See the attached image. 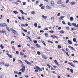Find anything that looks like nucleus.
<instances>
[{
    "mask_svg": "<svg viewBox=\"0 0 78 78\" xmlns=\"http://www.w3.org/2000/svg\"><path fill=\"white\" fill-rule=\"evenodd\" d=\"M18 61L20 62V64H21V67L22 68L20 70V72H21L22 73H24L25 71V66L24 64H23V62L21 60H19Z\"/></svg>",
    "mask_w": 78,
    "mask_h": 78,
    "instance_id": "obj_1",
    "label": "nucleus"
},
{
    "mask_svg": "<svg viewBox=\"0 0 78 78\" xmlns=\"http://www.w3.org/2000/svg\"><path fill=\"white\" fill-rule=\"evenodd\" d=\"M50 4L51 6H55V2L53 1H51Z\"/></svg>",
    "mask_w": 78,
    "mask_h": 78,
    "instance_id": "obj_2",
    "label": "nucleus"
},
{
    "mask_svg": "<svg viewBox=\"0 0 78 78\" xmlns=\"http://www.w3.org/2000/svg\"><path fill=\"white\" fill-rule=\"evenodd\" d=\"M24 61L25 62H26V63H27V64H28V65H30V66H32L31 65V63H30V62L26 60H24Z\"/></svg>",
    "mask_w": 78,
    "mask_h": 78,
    "instance_id": "obj_3",
    "label": "nucleus"
},
{
    "mask_svg": "<svg viewBox=\"0 0 78 78\" xmlns=\"http://www.w3.org/2000/svg\"><path fill=\"white\" fill-rule=\"evenodd\" d=\"M68 64H69V65L71 66H72V67H75V65H74L73 64H72L71 63H68Z\"/></svg>",
    "mask_w": 78,
    "mask_h": 78,
    "instance_id": "obj_4",
    "label": "nucleus"
},
{
    "mask_svg": "<svg viewBox=\"0 0 78 78\" xmlns=\"http://www.w3.org/2000/svg\"><path fill=\"white\" fill-rule=\"evenodd\" d=\"M50 37L52 38H58V37L54 35H52L50 36Z\"/></svg>",
    "mask_w": 78,
    "mask_h": 78,
    "instance_id": "obj_5",
    "label": "nucleus"
},
{
    "mask_svg": "<svg viewBox=\"0 0 78 78\" xmlns=\"http://www.w3.org/2000/svg\"><path fill=\"white\" fill-rule=\"evenodd\" d=\"M68 47L70 49H72V50H73V51H75V49L73 48V47H72L70 46H68Z\"/></svg>",
    "mask_w": 78,
    "mask_h": 78,
    "instance_id": "obj_6",
    "label": "nucleus"
},
{
    "mask_svg": "<svg viewBox=\"0 0 78 78\" xmlns=\"http://www.w3.org/2000/svg\"><path fill=\"white\" fill-rule=\"evenodd\" d=\"M42 17L44 19H47V16H45L44 15H43L42 16Z\"/></svg>",
    "mask_w": 78,
    "mask_h": 78,
    "instance_id": "obj_7",
    "label": "nucleus"
},
{
    "mask_svg": "<svg viewBox=\"0 0 78 78\" xmlns=\"http://www.w3.org/2000/svg\"><path fill=\"white\" fill-rule=\"evenodd\" d=\"M6 55H7V56H8L10 58H12V56L11 55H10V54H8V53H7L6 54Z\"/></svg>",
    "mask_w": 78,
    "mask_h": 78,
    "instance_id": "obj_8",
    "label": "nucleus"
},
{
    "mask_svg": "<svg viewBox=\"0 0 78 78\" xmlns=\"http://www.w3.org/2000/svg\"><path fill=\"white\" fill-rule=\"evenodd\" d=\"M46 9H51V7L47 5L46 7Z\"/></svg>",
    "mask_w": 78,
    "mask_h": 78,
    "instance_id": "obj_9",
    "label": "nucleus"
},
{
    "mask_svg": "<svg viewBox=\"0 0 78 78\" xmlns=\"http://www.w3.org/2000/svg\"><path fill=\"white\" fill-rule=\"evenodd\" d=\"M42 57L43 59H47V56L45 55H42Z\"/></svg>",
    "mask_w": 78,
    "mask_h": 78,
    "instance_id": "obj_10",
    "label": "nucleus"
},
{
    "mask_svg": "<svg viewBox=\"0 0 78 78\" xmlns=\"http://www.w3.org/2000/svg\"><path fill=\"white\" fill-rule=\"evenodd\" d=\"M68 42L70 45H72V41H70V40H68Z\"/></svg>",
    "mask_w": 78,
    "mask_h": 78,
    "instance_id": "obj_11",
    "label": "nucleus"
},
{
    "mask_svg": "<svg viewBox=\"0 0 78 78\" xmlns=\"http://www.w3.org/2000/svg\"><path fill=\"white\" fill-rule=\"evenodd\" d=\"M54 62L55 63V64H56L58 66H59V64L58 63V62H57V61L56 60H55L54 61Z\"/></svg>",
    "mask_w": 78,
    "mask_h": 78,
    "instance_id": "obj_12",
    "label": "nucleus"
},
{
    "mask_svg": "<svg viewBox=\"0 0 78 78\" xmlns=\"http://www.w3.org/2000/svg\"><path fill=\"white\" fill-rule=\"evenodd\" d=\"M70 4L71 5H72L73 6V5H75V2H72L70 3Z\"/></svg>",
    "mask_w": 78,
    "mask_h": 78,
    "instance_id": "obj_13",
    "label": "nucleus"
},
{
    "mask_svg": "<svg viewBox=\"0 0 78 78\" xmlns=\"http://www.w3.org/2000/svg\"><path fill=\"white\" fill-rule=\"evenodd\" d=\"M72 25L73 26H74V27H77V28H78V26H77L76 24L74 23H72Z\"/></svg>",
    "mask_w": 78,
    "mask_h": 78,
    "instance_id": "obj_14",
    "label": "nucleus"
},
{
    "mask_svg": "<svg viewBox=\"0 0 78 78\" xmlns=\"http://www.w3.org/2000/svg\"><path fill=\"white\" fill-rule=\"evenodd\" d=\"M6 32L5 31L0 30V33H6Z\"/></svg>",
    "mask_w": 78,
    "mask_h": 78,
    "instance_id": "obj_15",
    "label": "nucleus"
},
{
    "mask_svg": "<svg viewBox=\"0 0 78 78\" xmlns=\"http://www.w3.org/2000/svg\"><path fill=\"white\" fill-rule=\"evenodd\" d=\"M20 12H21V13L22 14H23V15H24V14H25V13L23 12L22 10H20Z\"/></svg>",
    "mask_w": 78,
    "mask_h": 78,
    "instance_id": "obj_16",
    "label": "nucleus"
},
{
    "mask_svg": "<svg viewBox=\"0 0 78 78\" xmlns=\"http://www.w3.org/2000/svg\"><path fill=\"white\" fill-rule=\"evenodd\" d=\"M13 33H14V34L16 35L18 34V33H17V32L15 30L13 32Z\"/></svg>",
    "mask_w": 78,
    "mask_h": 78,
    "instance_id": "obj_17",
    "label": "nucleus"
},
{
    "mask_svg": "<svg viewBox=\"0 0 78 78\" xmlns=\"http://www.w3.org/2000/svg\"><path fill=\"white\" fill-rule=\"evenodd\" d=\"M62 2L61 1H58L57 2V4H58L59 5H60V4H61V3H62Z\"/></svg>",
    "mask_w": 78,
    "mask_h": 78,
    "instance_id": "obj_18",
    "label": "nucleus"
},
{
    "mask_svg": "<svg viewBox=\"0 0 78 78\" xmlns=\"http://www.w3.org/2000/svg\"><path fill=\"white\" fill-rule=\"evenodd\" d=\"M70 20L71 22H72V21H73V17H70Z\"/></svg>",
    "mask_w": 78,
    "mask_h": 78,
    "instance_id": "obj_19",
    "label": "nucleus"
},
{
    "mask_svg": "<svg viewBox=\"0 0 78 78\" xmlns=\"http://www.w3.org/2000/svg\"><path fill=\"white\" fill-rule=\"evenodd\" d=\"M6 28L9 33V32H10V30H9V27H6Z\"/></svg>",
    "mask_w": 78,
    "mask_h": 78,
    "instance_id": "obj_20",
    "label": "nucleus"
},
{
    "mask_svg": "<svg viewBox=\"0 0 78 78\" xmlns=\"http://www.w3.org/2000/svg\"><path fill=\"white\" fill-rule=\"evenodd\" d=\"M48 43H50V44H53V42L52 41L50 40H48Z\"/></svg>",
    "mask_w": 78,
    "mask_h": 78,
    "instance_id": "obj_21",
    "label": "nucleus"
},
{
    "mask_svg": "<svg viewBox=\"0 0 78 78\" xmlns=\"http://www.w3.org/2000/svg\"><path fill=\"white\" fill-rule=\"evenodd\" d=\"M37 69L39 70V71H40V72H42V69L40 68L39 67H38Z\"/></svg>",
    "mask_w": 78,
    "mask_h": 78,
    "instance_id": "obj_22",
    "label": "nucleus"
},
{
    "mask_svg": "<svg viewBox=\"0 0 78 78\" xmlns=\"http://www.w3.org/2000/svg\"><path fill=\"white\" fill-rule=\"evenodd\" d=\"M45 36H46V37H49L48 36V34L45 33L44 34Z\"/></svg>",
    "mask_w": 78,
    "mask_h": 78,
    "instance_id": "obj_23",
    "label": "nucleus"
},
{
    "mask_svg": "<svg viewBox=\"0 0 78 78\" xmlns=\"http://www.w3.org/2000/svg\"><path fill=\"white\" fill-rule=\"evenodd\" d=\"M33 42L34 43V44H37V41H36V40H33Z\"/></svg>",
    "mask_w": 78,
    "mask_h": 78,
    "instance_id": "obj_24",
    "label": "nucleus"
},
{
    "mask_svg": "<svg viewBox=\"0 0 78 78\" xmlns=\"http://www.w3.org/2000/svg\"><path fill=\"white\" fill-rule=\"evenodd\" d=\"M41 42L45 46V45H46V44H45V42L44 41H41Z\"/></svg>",
    "mask_w": 78,
    "mask_h": 78,
    "instance_id": "obj_25",
    "label": "nucleus"
},
{
    "mask_svg": "<svg viewBox=\"0 0 78 78\" xmlns=\"http://www.w3.org/2000/svg\"><path fill=\"white\" fill-rule=\"evenodd\" d=\"M22 31H24V32H26H26H27V30L25 29L24 30L23 28H22Z\"/></svg>",
    "mask_w": 78,
    "mask_h": 78,
    "instance_id": "obj_26",
    "label": "nucleus"
},
{
    "mask_svg": "<svg viewBox=\"0 0 78 78\" xmlns=\"http://www.w3.org/2000/svg\"><path fill=\"white\" fill-rule=\"evenodd\" d=\"M14 74H19V73L17 71H14Z\"/></svg>",
    "mask_w": 78,
    "mask_h": 78,
    "instance_id": "obj_27",
    "label": "nucleus"
},
{
    "mask_svg": "<svg viewBox=\"0 0 78 78\" xmlns=\"http://www.w3.org/2000/svg\"><path fill=\"white\" fill-rule=\"evenodd\" d=\"M10 31H12L13 33L14 31L15 30L11 28L10 29Z\"/></svg>",
    "mask_w": 78,
    "mask_h": 78,
    "instance_id": "obj_28",
    "label": "nucleus"
},
{
    "mask_svg": "<svg viewBox=\"0 0 78 78\" xmlns=\"http://www.w3.org/2000/svg\"><path fill=\"white\" fill-rule=\"evenodd\" d=\"M12 4H16V5H18V3L16 2H12Z\"/></svg>",
    "mask_w": 78,
    "mask_h": 78,
    "instance_id": "obj_29",
    "label": "nucleus"
},
{
    "mask_svg": "<svg viewBox=\"0 0 78 78\" xmlns=\"http://www.w3.org/2000/svg\"><path fill=\"white\" fill-rule=\"evenodd\" d=\"M36 45L37 48H40V46L38 44H36Z\"/></svg>",
    "mask_w": 78,
    "mask_h": 78,
    "instance_id": "obj_30",
    "label": "nucleus"
},
{
    "mask_svg": "<svg viewBox=\"0 0 78 78\" xmlns=\"http://www.w3.org/2000/svg\"><path fill=\"white\" fill-rule=\"evenodd\" d=\"M13 13H14V14H18V12H17L16 11H14Z\"/></svg>",
    "mask_w": 78,
    "mask_h": 78,
    "instance_id": "obj_31",
    "label": "nucleus"
},
{
    "mask_svg": "<svg viewBox=\"0 0 78 78\" xmlns=\"http://www.w3.org/2000/svg\"><path fill=\"white\" fill-rule=\"evenodd\" d=\"M5 66L6 67H9V66H10L9 64H5Z\"/></svg>",
    "mask_w": 78,
    "mask_h": 78,
    "instance_id": "obj_32",
    "label": "nucleus"
},
{
    "mask_svg": "<svg viewBox=\"0 0 78 78\" xmlns=\"http://www.w3.org/2000/svg\"><path fill=\"white\" fill-rule=\"evenodd\" d=\"M60 32L61 34H63L64 33V31L63 30H61L60 31Z\"/></svg>",
    "mask_w": 78,
    "mask_h": 78,
    "instance_id": "obj_33",
    "label": "nucleus"
},
{
    "mask_svg": "<svg viewBox=\"0 0 78 78\" xmlns=\"http://www.w3.org/2000/svg\"><path fill=\"white\" fill-rule=\"evenodd\" d=\"M7 26V24L5 23H3V27H6Z\"/></svg>",
    "mask_w": 78,
    "mask_h": 78,
    "instance_id": "obj_34",
    "label": "nucleus"
},
{
    "mask_svg": "<svg viewBox=\"0 0 78 78\" xmlns=\"http://www.w3.org/2000/svg\"><path fill=\"white\" fill-rule=\"evenodd\" d=\"M47 66H48V67H49V68H50V67H51V66H50V65L48 64H47Z\"/></svg>",
    "mask_w": 78,
    "mask_h": 78,
    "instance_id": "obj_35",
    "label": "nucleus"
},
{
    "mask_svg": "<svg viewBox=\"0 0 78 78\" xmlns=\"http://www.w3.org/2000/svg\"><path fill=\"white\" fill-rule=\"evenodd\" d=\"M0 47H1L2 49H3L4 48V47L3 46V45L1 44L0 46Z\"/></svg>",
    "mask_w": 78,
    "mask_h": 78,
    "instance_id": "obj_36",
    "label": "nucleus"
},
{
    "mask_svg": "<svg viewBox=\"0 0 78 78\" xmlns=\"http://www.w3.org/2000/svg\"><path fill=\"white\" fill-rule=\"evenodd\" d=\"M45 9V6H43L41 8V9Z\"/></svg>",
    "mask_w": 78,
    "mask_h": 78,
    "instance_id": "obj_37",
    "label": "nucleus"
},
{
    "mask_svg": "<svg viewBox=\"0 0 78 78\" xmlns=\"http://www.w3.org/2000/svg\"><path fill=\"white\" fill-rule=\"evenodd\" d=\"M20 55H21V56H23V55H24V53L22 52H20Z\"/></svg>",
    "mask_w": 78,
    "mask_h": 78,
    "instance_id": "obj_38",
    "label": "nucleus"
},
{
    "mask_svg": "<svg viewBox=\"0 0 78 78\" xmlns=\"http://www.w3.org/2000/svg\"><path fill=\"white\" fill-rule=\"evenodd\" d=\"M73 62L74 63H78V61L75 60L73 61Z\"/></svg>",
    "mask_w": 78,
    "mask_h": 78,
    "instance_id": "obj_39",
    "label": "nucleus"
},
{
    "mask_svg": "<svg viewBox=\"0 0 78 78\" xmlns=\"http://www.w3.org/2000/svg\"><path fill=\"white\" fill-rule=\"evenodd\" d=\"M73 42H76V38H74L73 39Z\"/></svg>",
    "mask_w": 78,
    "mask_h": 78,
    "instance_id": "obj_40",
    "label": "nucleus"
},
{
    "mask_svg": "<svg viewBox=\"0 0 78 78\" xmlns=\"http://www.w3.org/2000/svg\"><path fill=\"white\" fill-rule=\"evenodd\" d=\"M68 24L69 26H72V25L71 24V23H70V22H68Z\"/></svg>",
    "mask_w": 78,
    "mask_h": 78,
    "instance_id": "obj_41",
    "label": "nucleus"
},
{
    "mask_svg": "<svg viewBox=\"0 0 78 78\" xmlns=\"http://www.w3.org/2000/svg\"><path fill=\"white\" fill-rule=\"evenodd\" d=\"M61 50H62V51H63V53H66V51H65V50H64L63 49H62Z\"/></svg>",
    "mask_w": 78,
    "mask_h": 78,
    "instance_id": "obj_42",
    "label": "nucleus"
},
{
    "mask_svg": "<svg viewBox=\"0 0 78 78\" xmlns=\"http://www.w3.org/2000/svg\"><path fill=\"white\" fill-rule=\"evenodd\" d=\"M23 5L24 6H25L26 5V2H23Z\"/></svg>",
    "mask_w": 78,
    "mask_h": 78,
    "instance_id": "obj_43",
    "label": "nucleus"
},
{
    "mask_svg": "<svg viewBox=\"0 0 78 78\" xmlns=\"http://www.w3.org/2000/svg\"><path fill=\"white\" fill-rule=\"evenodd\" d=\"M31 13L33 15L35 14V12H34V11L32 12Z\"/></svg>",
    "mask_w": 78,
    "mask_h": 78,
    "instance_id": "obj_44",
    "label": "nucleus"
},
{
    "mask_svg": "<svg viewBox=\"0 0 78 78\" xmlns=\"http://www.w3.org/2000/svg\"><path fill=\"white\" fill-rule=\"evenodd\" d=\"M37 54L38 55H41V52H40L39 51H37Z\"/></svg>",
    "mask_w": 78,
    "mask_h": 78,
    "instance_id": "obj_45",
    "label": "nucleus"
},
{
    "mask_svg": "<svg viewBox=\"0 0 78 78\" xmlns=\"http://www.w3.org/2000/svg\"><path fill=\"white\" fill-rule=\"evenodd\" d=\"M67 17L68 19H69L70 18V14H68L67 16Z\"/></svg>",
    "mask_w": 78,
    "mask_h": 78,
    "instance_id": "obj_46",
    "label": "nucleus"
},
{
    "mask_svg": "<svg viewBox=\"0 0 78 78\" xmlns=\"http://www.w3.org/2000/svg\"><path fill=\"white\" fill-rule=\"evenodd\" d=\"M0 27H3V24H0Z\"/></svg>",
    "mask_w": 78,
    "mask_h": 78,
    "instance_id": "obj_47",
    "label": "nucleus"
},
{
    "mask_svg": "<svg viewBox=\"0 0 78 78\" xmlns=\"http://www.w3.org/2000/svg\"><path fill=\"white\" fill-rule=\"evenodd\" d=\"M49 32L51 33H54V31L53 30H51V31H49Z\"/></svg>",
    "mask_w": 78,
    "mask_h": 78,
    "instance_id": "obj_48",
    "label": "nucleus"
},
{
    "mask_svg": "<svg viewBox=\"0 0 78 78\" xmlns=\"http://www.w3.org/2000/svg\"><path fill=\"white\" fill-rule=\"evenodd\" d=\"M38 67V66L35 67H34V69L35 70H36V69H37Z\"/></svg>",
    "mask_w": 78,
    "mask_h": 78,
    "instance_id": "obj_49",
    "label": "nucleus"
},
{
    "mask_svg": "<svg viewBox=\"0 0 78 78\" xmlns=\"http://www.w3.org/2000/svg\"><path fill=\"white\" fill-rule=\"evenodd\" d=\"M34 25L35 27H37V23H35Z\"/></svg>",
    "mask_w": 78,
    "mask_h": 78,
    "instance_id": "obj_50",
    "label": "nucleus"
},
{
    "mask_svg": "<svg viewBox=\"0 0 78 78\" xmlns=\"http://www.w3.org/2000/svg\"><path fill=\"white\" fill-rule=\"evenodd\" d=\"M54 19H55V18H54V17H52L51 18V20H54Z\"/></svg>",
    "mask_w": 78,
    "mask_h": 78,
    "instance_id": "obj_51",
    "label": "nucleus"
},
{
    "mask_svg": "<svg viewBox=\"0 0 78 78\" xmlns=\"http://www.w3.org/2000/svg\"><path fill=\"white\" fill-rule=\"evenodd\" d=\"M4 63L3 62L0 63V66H2V65H3Z\"/></svg>",
    "mask_w": 78,
    "mask_h": 78,
    "instance_id": "obj_52",
    "label": "nucleus"
},
{
    "mask_svg": "<svg viewBox=\"0 0 78 78\" xmlns=\"http://www.w3.org/2000/svg\"><path fill=\"white\" fill-rule=\"evenodd\" d=\"M58 48H60V49L61 48V46L60 45H58Z\"/></svg>",
    "mask_w": 78,
    "mask_h": 78,
    "instance_id": "obj_53",
    "label": "nucleus"
},
{
    "mask_svg": "<svg viewBox=\"0 0 78 78\" xmlns=\"http://www.w3.org/2000/svg\"><path fill=\"white\" fill-rule=\"evenodd\" d=\"M70 71L71 73H73V70H72V69H71Z\"/></svg>",
    "mask_w": 78,
    "mask_h": 78,
    "instance_id": "obj_54",
    "label": "nucleus"
},
{
    "mask_svg": "<svg viewBox=\"0 0 78 78\" xmlns=\"http://www.w3.org/2000/svg\"><path fill=\"white\" fill-rule=\"evenodd\" d=\"M62 23L64 24V25H66V23H65V22L64 21H62Z\"/></svg>",
    "mask_w": 78,
    "mask_h": 78,
    "instance_id": "obj_55",
    "label": "nucleus"
},
{
    "mask_svg": "<svg viewBox=\"0 0 78 78\" xmlns=\"http://www.w3.org/2000/svg\"><path fill=\"white\" fill-rule=\"evenodd\" d=\"M38 3H39V1H37L36 2V5H37Z\"/></svg>",
    "mask_w": 78,
    "mask_h": 78,
    "instance_id": "obj_56",
    "label": "nucleus"
},
{
    "mask_svg": "<svg viewBox=\"0 0 78 78\" xmlns=\"http://www.w3.org/2000/svg\"><path fill=\"white\" fill-rule=\"evenodd\" d=\"M40 33H44V31L43 30H41L40 31Z\"/></svg>",
    "mask_w": 78,
    "mask_h": 78,
    "instance_id": "obj_57",
    "label": "nucleus"
},
{
    "mask_svg": "<svg viewBox=\"0 0 78 78\" xmlns=\"http://www.w3.org/2000/svg\"><path fill=\"white\" fill-rule=\"evenodd\" d=\"M7 21L8 22V23H9V19L7 20Z\"/></svg>",
    "mask_w": 78,
    "mask_h": 78,
    "instance_id": "obj_58",
    "label": "nucleus"
},
{
    "mask_svg": "<svg viewBox=\"0 0 78 78\" xmlns=\"http://www.w3.org/2000/svg\"><path fill=\"white\" fill-rule=\"evenodd\" d=\"M18 74H19V75H22V72H19V73H18Z\"/></svg>",
    "mask_w": 78,
    "mask_h": 78,
    "instance_id": "obj_59",
    "label": "nucleus"
},
{
    "mask_svg": "<svg viewBox=\"0 0 78 78\" xmlns=\"http://www.w3.org/2000/svg\"><path fill=\"white\" fill-rule=\"evenodd\" d=\"M24 76H25V77L26 78H28V76L25 75Z\"/></svg>",
    "mask_w": 78,
    "mask_h": 78,
    "instance_id": "obj_60",
    "label": "nucleus"
},
{
    "mask_svg": "<svg viewBox=\"0 0 78 78\" xmlns=\"http://www.w3.org/2000/svg\"><path fill=\"white\" fill-rule=\"evenodd\" d=\"M21 27H25V24H21Z\"/></svg>",
    "mask_w": 78,
    "mask_h": 78,
    "instance_id": "obj_61",
    "label": "nucleus"
},
{
    "mask_svg": "<svg viewBox=\"0 0 78 78\" xmlns=\"http://www.w3.org/2000/svg\"><path fill=\"white\" fill-rule=\"evenodd\" d=\"M66 28L67 30H69V27H66Z\"/></svg>",
    "mask_w": 78,
    "mask_h": 78,
    "instance_id": "obj_62",
    "label": "nucleus"
},
{
    "mask_svg": "<svg viewBox=\"0 0 78 78\" xmlns=\"http://www.w3.org/2000/svg\"><path fill=\"white\" fill-rule=\"evenodd\" d=\"M66 76L67 77H70V76L69 75H67V76Z\"/></svg>",
    "mask_w": 78,
    "mask_h": 78,
    "instance_id": "obj_63",
    "label": "nucleus"
},
{
    "mask_svg": "<svg viewBox=\"0 0 78 78\" xmlns=\"http://www.w3.org/2000/svg\"><path fill=\"white\" fill-rule=\"evenodd\" d=\"M35 72H38V70L37 69H36L35 70Z\"/></svg>",
    "mask_w": 78,
    "mask_h": 78,
    "instance_id": "obj_64",
    "label": "nucleus"
}]
</instances>
